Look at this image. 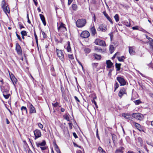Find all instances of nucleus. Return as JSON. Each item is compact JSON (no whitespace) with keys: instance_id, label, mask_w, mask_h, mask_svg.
I'll list each match as a JSON object with an SVG mask.
<instances>
[{"instance_id":"1","label":"nucleus","mask_w":153,"mask_h":153,"mask_svg":"<svg viewBox=\"0 0 153 153\" xmlns=\"http://www.w3.org/2000/svg\"><path fill=\"white\" fill-rule=\"evenodd\" d=\"M86 23V20L83 19H78L76 22V26L79 28L84 27Z\"/></svg>"},{"instance_id":"2","label":"nucleus","mask_w":153,"mask_h":153,"mask_svg":"<svg viewBox=\"0 0 153 153\" xmlns=\"http://www.w3.org/2000/svg\"><path fill=\"white\" fill-rule=\"evenodd\" d=\"M56 51L59 58L63 62L65 59L63 51L56 49Z\"/></svg>"},{"instance_id":"3","label":"nucleus","mask_w":153,"mask_h":153,"mask_svg":"<svg viewBox=\"0 0 153 153\" xmlns=\"http://www.w3.org/2000/svg\"><path fill=\"white\" fill-rule=\"evenodd\" d=\"M117 80L120 83V86H124L126 84V81L122 77L118 76L117 77Z\"/></svg>"},{"instance_id":"4","label":"nucleus","mask_w":153,"mask_h":153,"mask_svg":"<svg viewBox=\"0 0 153 153\" xmlns=\"http://www.w3.org/2000/svg\"><path fill=\"white\" fill-rule=\"evenodd\" d=\"M132 116L134 118L139 120H142L143 118V116L139 113H134L132 114Z\"/></svg>"},{"instance_id":"5","label":"nucleus","mask_w":153,"mask_h":153,"mask_svg":"<svg viewBox=\"0 0 153 153\" xmlns=\"http://www.w3.org/2000/svg\"><path fill=\"white\" fill-rule=\"evenodd\" d=\"M94 42L96 45L103 46H106V44L105 41L100 39H96L95 41Z\"/></svg>"},{"instance_id":"6","label":"nucleus","mask_w":153,"mask_h":153,"mask_svg":"<svg viewBox=\"0 0 153 153\" xmlns=\"http://www.w3.org/2000/svg\"><path fill=\"white\" fill-rule=\"evenodd\" d=\"M107 26L104 24H102L100 25L97 29L98 31H101L102 32H105L107 29Z\"/></svg>"},{"instance_id":"7","label":"nucleus","mask_w":153,"mask_h":153,"mask_svg":"<svg viewBox=\"0 0 153 153\" xmlns=\"http://www.w3.org/2000/svg\"><path fill=\"white\" fill-rule=\"evenodd\" d=\"M34 134L35 136V140H36L37 138L40 137L42 135L40 131L38 129L35 130L34 131Z\"/></svg>"},{"instance_id":"8","label":"nucleus","mask_w":153,"mask_h":153,"mask_svg":"<svg viewBox=\"0 0 153 153\" xmlns=\"http://www.w3.org/2000/svg\"><path fill=\"white\" fill-rule=\"evenodd\" d=\"M90 36V33L87 31L85 30L83 31L80 34V36L84 38H87Z\"/></svg>"},{"instance_id":"9","label":"nucleus","mask_w":153,"mask_h":153,"mask_svg":"<svg viewBox=\"0 0 153 153\" xmlns=\"http://www.w3.org/2000/svg\"><path fill=\"white\" fill-rule=\"evenodd\" d=\"M126 94V89L124 88H122L120 91L118 93V95L121 98L124 94Z\"/></svg>"},{"instance_id":"10","label":"nucleus","mask_w":153,"mask_h":153,"mask_svg":"<svg viewBox=\"0 0 153 153\" xmlns=\"http://www.w3.org/2000/svg\"><path fill=\"white\" fill-rule=\"evenodd\" d=\"M64 25L62 23H61L59 26L58 27V29L59 30L61 31L64 32L66 30V28L64 26Z\"/></svg>"},{"instance_id":"11","label":"nucleus","mask_w":153,"mask_h":153,"mask_svg":"<svg viewBox=\"0 0 153 153\" xmlns=\"http://www.w3.org/2000/svg\"><path fill=\"white\" fill-rule=\"evenodd\" d=\"M36 143L37 147L39 148V147H40V146H45L46 145V143L45 140H43L41 143H40L38 142H36Z\"/></svg>"},{"instance_id":"12","label":"nucleus","mask_w":153,"mask_h":153,"mask_svg":"<svg viewBox=\"0 0 153 153\" xmlns=\"http://www.w3.org/2000/svg\"><path fill=\"white\" fill-rule=\"evenodd\" d=\"M10 78L13 82V84L15 85V83H16V82L17 81L16 79L13 76V75L12 74H11V75L10 74V73H9Z\"/></svg>"},{"instance_id":"13","label":"nucleus","mask_w":153,"mask_h":153,"mask_svg":"<svg viewBox=\"0 0 153 153\" xmlns=\"http://www.w3.org/2000/svg\"><path fill=\"white\" fill-rule=\"evenodd\" d=\"M103 14L104 15L106 18L111 23L113 24V22L110 17L108 16V14L106 13L105 11H104L103 12Z\"/></svg>"},{"instance_id":"14","label":"nucleus","mask_w":153,"mask_h":153,"mask_svg":"<svg viewBox=\"0 0 153 153\" xmlns=\"http://www.w3.org/2000/svg\"><path fill=\"white\" fill-rule=\"evenodd\" d=\"M106 64H107V67L108 68H110L113 65V63L111 62L110 60H108L106 61Z\"/></svg>"},{"instance_id":"15","label":"nucleus","mask_w":153,"mask_h":153,"mask_svg":"<svg viewBox=\"0 0 153 153\" xmlns=\"http://www.w3.org/2000/svg\"><path fill=\"white\" fill-rule=\"evenodd\" d=\"M90 30L92 35L94 36L97 33V31L94 25L91 28Z\"/></svg>"},{"instance_id":"16","label":"nucleus","mask_w":153,"mask_h":153,"mask_svg":"<svg viewBox=\"0 0 153 153\" xmlns=\"http://www.w3.org/2000/svg\"><path fill=\"white\" fill-rule=\"evenodd\" d=\"M134 123L136 128L138 130L140 131H143V130L141 127V125H140L136 123Z\"/></svg>"},{"instance_id":"17","label":"nucleus","mask_w":153,"mask_h":153,"mask_svg":"<svg viewBox=\"0 0 153 153\" xmlns=\"http://www.w3.org/2000/svg\"><path fill=\"white\" fill-rule=\"evenodd\" d=\"M122 115L125 119L126 120H130L131 117L130 115L125 113H123L122 114Z\"/></svg>"},{"instance_id":"18","label":"nucleus","mask_w":153,"mask_h":153,"mask_svg":"<svg viewBox=\"0 0 153 153\" xmlns=\"http://www.w3.org/2000/svg\"><path fill=\"white\" fill-rule=\"evenodd\" d=\"M4 12L6 13H9L10 12V10L8 5H7L6 6L2 8Z\"/></svg>"},{"instance_id":"19","label":"nucleus","mask_w":153,"mask_h":153,"mask_svg":"<svg viewBox=\"0 0 153 153\" xmlns=\"http://www.w3.org/2000/svg\"><path fill=\"white\" fill-rule=\"evenodd\" d=\"M30 113H36V110L35 108L31 104L30 105Z\"/></svg>"},{"instance_id":"20","label":"nucleus","mask_w":153,"mask_h":153,"mask_svg":"<svg viewBox=\"0 0 153 153\" xmlns=\"http://www.w3.org/2000/svg\"><path fill=\"white\" fill-rule=\"evenodd\" d=\"M39 16L43 25L44 26H45L46 25V23L44 16L42 14H40Z\"/></svg>"},{"instance_id":"21","label":"nucleus","mask_w":153,"mask_h":153,"mask_svg":"<svg viewBox=\"0 0 153 153\" xmlns=\"http://www.w3.org/2000/svg\"><path fill=\"white\" fill-rule=\"evenodd\" d=\"M21 110L22 114H27V108L25 106H22L21 108Z\"/></svg>"},{"instance_id":"22","label":"nucleus","mask_w":153,"mask_h":153,"mask_svg":"<svg viewBox=\"0 0 153 153\" xmlns=\"http://www.w3.org/2000/svg\"><path fill=\"white\" fill-rule=\"evenodd\" d=\"M129 52L131 55H134L135 52L134 50V49L132 47H129Z\"/></svg>"},{"instance_id":"23","label":"nucleus","mask_w":153,"mask_h":153,"mask_svg":"<svg viewBox=\"0 0 153 153\" xmlns=\"http://www.w3.org/2000/svg\"><path fill=\"white\" fill-rule=\"evenodd\" d=\"M93 56L94 57L95 59L96 60H100L101 59V56L100 55H98L96 53H94Z\"/></svg>"},{"instance_id":"24","label":"nucleus","mask_w":153,"mask_h":153,"mask_svg":"<svg viewBox=\"0 0 153 153\" xmlns=\"http://www.w3.org/2000/svg\"><path fill=\"white\" fill-rule=\"evenodd\" d=\"M109 50L110 53H112L114 50V48L112 45H110L109 46Z\"/></svg>"},{"instance_id":"25","label":"nucleus","mask_w":153,"mask_h":153,"mask_svg":"<svg viewBox=\"0 0 153 153\" xmlns=\"http://www.w3.org/2000/svg\"><path fill=\"white\" fill-rule=\"evenodd\" d=\"M22 37L23 39H24V36H26L27 35V32L25 30H22L21 32Z\"/></svg>"},{"instance_id":"26","label":"nucleus","mask_w":153,"mask_h":153,"mask_svg":"<svg viewBox=\"0 0 153 153\" xmlns=\"http://www.w3.org/2000/svg\"><path fill=\"white\" fill-rule=\"evenodd\" d=\"M121 65V63H117L115 64L116 68L117 69V71H119L120 69V66Z\"/></svg>"},{"instance_id":"27","label":"nucleus","mask_w":153,"mask_h":153,"mask_svg":"<svg viewBox=\"0 0 153 153\" xmlns=\"http://www.w3.org/2000/svg\"><path fill=\"white\" fill-rule=\"evenodd\" d=\"M125 58L126 57L124 56L117 57L118 61L120 62H123L124 59H125Z\"/></svg>"},{"instance_id":"28","label":"nucleus","mask_w":153,"mask_h":153,"mask_svg":"<svg viewBox=\"0 0 153 153\" xmlns=\"http://www.w3.org/2000/svg\"><path fill=\"white\" fill-rule=\"evenodd\" d=\"M67 51L68 52H70L71 51V48L70 46V42H68V46L67 48Z\"/></svg>"},{"instance_id":"29","label":"nucleus","mask_w":153,"mask_h":153,"mask_svg":"<svg viewBox=\"0 0 153 153\" xmlns=\"http://www.w3.org/2000/svg\"><path fill=\"white\" fill-rule=\"evenodd\" d=\"M114 18L116 22H118L119 20V17L117 14H116L114 16Z\"/></svg>"},{"instance_id":"30","label":"nucleus","mask_w":153,"mask_h":153,"mask_svg":"<svg viewBox=\"0 0 153 153\" xmlns=\"http://www.w3.org/2000/svg\"><path fill=\"white\" fill-rule=\"evenodd\" d=\"M19 45L18 43H17L16 44V49L17 51V53L19 54Z\"/></svg>"},{"instance_id":"31","label":"nucleus","mask_w":153,"mask_h":153,"mask_svg":"<svg viewBox=\"0 0 153 153\" xmlns=\"http://www.w3.org/2000/svg\"><path fill=\"white\" fill-rule=\"evenodd\" d=\"M98 149L99 152L101 153H106L105 151L101 147H99Z\"/></svg>"},{"instance_id":"32","label":"nucleus","mask_w":153,"mask_h":153,"mask_svg":"<svg viewBox=\"0 0 153 153\" xmlns=\"http://www.w3.org/2000/svg\"><path fill=\"white\" fill-rule=\"evenodd\" d=\"M124 149L123 147H121V149H117L116 151L115 152V153H122L123 151L122 149Z\"/></svg>"},{"instance_id":"33","label":"nucleus","mask_w":153,"mask_h":153,"mask_svg":"<svg viewBox=\"0 0 153 153\" xmlns=\"http://www.w3.org/2000/svg\"><path fill=\"white\" fill-rule=\"evenodd\" d=\"M72 8L73 10H76L77 9V6L76 4H73L72 5Z\"/></svg>"},{"instance_id":"34","label":"nucleus","mask_w":153,"mask_h":153,"mask_svg":"<svg viewBox=\"0 0 153 153\" xmlns=\"http://www.w3.org/2000/svg\"><path fill=\"white\" fill-rule=\"evenodd\" d=\"M149 47L150 50V51L152 52H153V45L152 44V42H150L149 43Z\"/></svg>"},{"instance_id":"35","label":"nucleus","mask_w":153,"mask_h":153,"mask_svg":"<svg viewBox=\"0 0 153 153\" xmlns=\"http://www.w3.org/2000/svg\"><path fill=\"white\" fill-rule=\"evenodd\" d=\"M123 24L126 25V26L129 27L130 26L131 24L130 22H128L127 21H125L123 22Z\"/></svg>"},{"instance_id":"36","label":"nucleus","mask_w":153,"mask_h":153,"mask_svg":"<svg viewBox=\"0 0 153 153\" xmlns=\"http://www.w3.org/2000/svg\"><path fill=\"white\" fill-rule=\"evenodd\" d=\"M3 95L4 97L6 99H7L9 98V97L10 96V94H6L5 93H3Z\"/></svg>"},{"instance_id":"37","label":"nucleus","mask_w":153,"mask_h":153,"mask_svg":"<svg viewBox=\"0 0 153 153\" xmlns=\"http://www.w3.org/2000/svg\"><path fill=\"white\" fill-rule=\"evenodd\" d=\"M4 83V82L3 81V79L1 77H0V86L1 87L3 86Z\"/></svg>"},{"instance_id":"38","label":"nucleus","mask_w":153,"mask_h":153,"mask_svg":"<svg viewBox=\"0 0 153 153\" xmlns=\"http://www.w3.org/2000/svg\"><path fill=\"white\" fill-rule=\"evenodd\" d=\"M2 8L6 6V2L5 0H3L1 2V4Z\"/></svg>"},{"instance_id":"39","label":"nucleus","mask_w":153,"mask_h":153,"mask_svg":"<svg viewBox=\"0 0 153 153\" xmlns=\"http://www.w3.org/2000/svg\"><path fill=\"white\" fill-rule=\"evenodd\" d=\"M115 88H114V91L115 92L117 89L119 87V84L117 82H116L115 84Z\"/></svg>"},{"instance_id":"40","label":"nucleus","mask_w":153,"mask_h":153,"mask_svg":"<svg viewBox=\"0 0 153 153\" xmlns=\"http://www.w3.org/2000/svg\"><path fill=\"white\" fill-rule=\"evenodd\" d=\"M138 141L141 144L143 143V140L142 138L140 137H138L137 138Z\"/></svg>"},{"instance_id":"41","label":"nucleus","mask_w":153,"mask_h":153,"mask_svg":"<svg viewBox=\"0 0 153 153\" xmlns=\"http://www.w3.org/2000/svg\"><path fill=\"white\" fill-rule=\"evenodd\" d=\"M64 118L68 121H69V118L67 115H64L63 116Z\"/></svg>"},{"instance_id":"42","label":"nucleus","mask_w":153,"mask_h":153,"mask_svg":"<svg viewBox=\"0 0 153 153\" xmlns=\"http://www.w3.org/2000/svg\"><path fill=\"white\" fill-rule=\"evenodd\" d=\"M98 65V63H93L92 64V65L93 68H96Z\"/></svg>"},{"instance_id":"43","label":"nucleus","mask_w":153,"mask_h":153,"mask_svg":"<svg viewBox=\"0 0 153 153\" xmlns=\"http://www.w3.org/2000/svg\"><path fill=\"white\" fill-rule=\"evenodd\" d=\"M84 51L85 53H88L90 52L91 50L89 48H87L84 49Z\"/></svg>"},{"instance_id":"44","label":"nucleus","mask_w":153,"mask_h":153,"mask_svg":"<svg viewBox=\"0 0 153 153\" xmlns=\"http://www.w3.org/2000/svg\"><path fill=\"white\" fill-rule=\"evenodd\" d=\"M135 103L136 105H138L141 103V101L140 100H138L134 102Z\"/></svg>"},{"instance_id":"45","label":"nucleus","mask_w":153,"mask_h":153,"mask_svg":"<svg viewBox=\"0 0 153 153\" xmlns=\"http://www.w3.org/2000/svg\"><path fill=\"white\" fill-rule=\"evenodd\" d=\"M95 49L98 52H101L102 51V49H101L98 48L97 47H95Z\"/></svg>"},{"instance_id":"46","label":"nucleus","mask_w":153,"mask_h":153,"mask_svg":"<svg viewBox=\"0 0 153 153\" xmlns=\"http://www.w3.org/2000/svg\"><path fill=\"white\" fill-rule=\"evenodd\" d=\"M68 57L71 60H72L74 59V56L73 54H68Z\"/></svg>"},{"instance_id":"47","label":"nucleus","mask_w":153,"mask_h":153,"mask_svg":"<svg viewBox=\"0 0 153 153\" xmlns=\"http://www.w3.org/2000/svg\"><path fill=\"white\" fill-rule=\"evenodd\" d=\"M42 33V34L43 36V37L44 38H46L47 37V35L45 33V32L42 31H41Z\"/></svg>"},{"instance_id":"48","label":"nucleus","mask_w":153,"mask_h":153,"mask_svg":"<svg viewBox=\"0 0 153 153\" xmlns=\"http://www.w3.org/2000/svg\"><path fill=\"white\" fill-rule=\"evenodd\" d=\"M53 145L54 147L55 150L59 148V147L55 142H53Z\"/></svg>"},{"instance_id":"49","label":"nucleus","mask_w":153,"mask_h":153,"mask_svg":"<svg viewBox=\"0 0 153 153\" xmlns=\"http://www.w3.org/2000/svg\"><path fill=\"white\" fill-rule=\"evenodd\" d=\"M58 103L57 102H56L55 103L52 104V105L53 107H56L58 105Z\"/></svg>"},{"instance_id":"50","label":"nucleus","mask_w":153,"mask_h":153,"mask_svg":"<svg viewBox=\"0 0 153 153\" xmlns=\"http://www.w3.org/2000/svg\"><path fill=\"white\" fill-rule=\"evenodd\" d=\"M38 126L41 128L42 129L43 128V125L40 123H39L38 124Z\"/></svg>"},{"instance_id":"51","label":"nucleus","mask_w":153,"mask_h":153,"mask_svg":"<svg viewBox=\"0 0 153 153\" xmlns=\"http://www.w3.org/2000/svg\"><path fill=\"white\" fill-rule=\"evenodd\" d=\"M96 98V97H94L93 99L91 100L92 102V103H94V104H96L97 103L95 101L94 99Z\"/></svg>"},{"instance_id":"52","label":"nucleus","mask_w":153,"mask_h":153,"mask_svg":"<svg viewBox=\"0 0 153 153\" xmlns=\"http://www.w3.org/2000/svg\"><path fill=\"white\" fill-rule=\"evenodd\" d=\"M68 125H69L70 129H72V126H73V124H72V123H69Z\"/></svg>"},{"instance_id":"53","label":"nucleus","mask_w":153,"mask_h":153,"mask_svg":"<svg viewBox=\"0 0 153 153\" xmlns=\"http://www.w3.org/2000/svg\"><path fill=\"white\" fill-rule=\"evenodd\" d=\"M39 147L41 149V150H45L46 149V147H45V146H40Z\"/></svg>"},{"instance_id":"54","label":"nucleus","mask_w":153,"mask_h":153,"mask_svg":"<svg viewBox=\"0 0 153 153\" xmlns=\"http://www.w3.org/2000/svg\"><path fill=\"white\" fill-rule=\"evenodd\" d=\"M74 98L75 100H76V101L77 102H80V101H79V100L78 99V98L76 96H74Z\"/></svg>"},{"instance_id":"55","label":"nucleus","mask_w":153,"mask_h":153,"mask_svg":"<svg viewBox=\"0 0 153 153\" xmlns=\"http://www.w3.org/2000/svg\"><path fill=\"white\" fill-rule=\"evenodd\" d=\"M27 22H28V23H29V24H30L31 22H30V20L29 19V18L28 13H27Z\"/></svg>"},{"instance_id":"56","label":"nucleus","mask_w":153,"mask_h":153,"mask_svg":"<svg viewBox=\"0 0 153 153\" xmlns=\"http://www.w3.org/2000/svg\"><path fill=\"white\" fill-rule=\"evenodd\" d=\"M73 134L74 137L75 138H78V136L76 134L75 132H74L73 133Z\"/></svg>"},{"instance_id":"57","label":"nucleus","mask_w":153,"mask_h":153,"mask_svg":"<svg viewBox=\"0 0 153 153\" xmlns=\"http://www.w3.org/2000/svg\"><path fill=\"white\" fill-rule=\"evenodd\" d=\"M96 136H97V137L98 139L100 140V138L98 134V131L97 129V131H96Z\"/></svg>"},{"instance_id":"58","label":"nucleus","mask_w":153,"mask_h":153,"mask_svg":"<svg viewBox=\"0 0 153 153\" xmlns=\"http://www.w3.org/2000/svg\"><path fill=\"white\" fill-rule=\"evenodd\" d=\"M112 138L113 140V142H114L115 141L114 139H115V137H116V136L114 134H112Z\"/></svg>"},{"instance_id":"59","label":"nucleus","mask_w":153,"mask_h":153,"mask_svg":"<svg viewBox=\"0 0 153 153\" xmlns=\"http://www.w3.org/2000/svg\"><path fill=\"white\" fill-rule=\"evenodd\" d=\"M73 0H68V4L69 5L71 4L72 2L73 1Z\"/></svg>"},{"instance_id":"60","label":"nucleus","mask_w":153,"mask_h":153,"mask_svg":"<svg viewBox=\"0 0 153 153\" xmlns=\"http://www.w3.org/2000/svg\"><path fill=\"white\" fill-rule=\"evenodd\" d=\"M33 1L34 2V3L36 6H37L38 4V2H37V0H33Z\"/></svg>"},{"instance_id":"61","label":"nucleus","mask_w":153,"mask_h":153,"mask_svg":"<svg viewBox=\"0 0 153 153\" xmlns=\"http://www.w3.org/2000/svg\"><path fill=\"white\" fill-rule=\"evenodd\" d=\"M55 150L56 152L57 153H61V152L59 148L57 149H56Z\"/></svg>"},{"instance_id":"62","label":"nucleus","mask_w":153,"mask_h":153,"mask_svg":"<svg viewBox=\"0 0 153 153\" xmlns=\"http://www.w3.org/2000/svg\"><path fill=\"white\" fill-rule=\"evenodd\" d=\"M34 34L35 39L37 38V36L36 34V32L35 30H34Z\"/></svg>"},{"instance_id":"63","label":"nucleus","mask_w":153,"mask_h":153,"mask_svg":"<svg viewBox=\"0 0 153 153\" xmlns=\"http://www.w3.org/2000/svg\"><path fill=\"white\" fill-rule=\"evenodd\" d=\"M119 54V53H118V52L116 53L115 54H114V55L112 57V59H114L115 58V57L116 56L117 54Z\"/></svg>"},{"instance_id":"64","label":"nucleus","mask_w":153,"mask_h":153,"mask_svg":"<svg viewBox=\"0 0 153 153\" xmlns=\"http://www.w3.org/2000/svg\"><path fill=\"white\" fill-rule=\"evenodd\" d=\"M5 93L6 94H8V91L7 90H5V91L3 92V93Z\"/></svg>"}]
</instances>
